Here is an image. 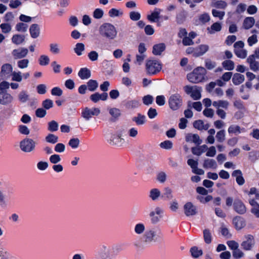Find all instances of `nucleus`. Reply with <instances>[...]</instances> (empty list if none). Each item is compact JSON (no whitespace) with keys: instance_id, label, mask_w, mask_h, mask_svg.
<instances>
[{"instance_id":"nucleus-1","label":"nucleus","mask_w":259,"mask_h":259,"mask_svg":"<svg viewBox=\"0 0 259 259\" xmlns=\"http://www.w3.org/2000/svg\"><path fill=\"white\" fill-rule=\"evenodd\" d=\"M206 73V71L204 68L198 67L187 74V79L192 83H199L205 79Z\"/></svg>"},{"instance_id":"nucleus-2","label":"nucleus","mask_w":259,"mask_h":259,"mask_svg":"<svg viewBox=\"0 0 259 259\" xmlns=\"http://www.w3.org/2000/svg\"><path fill=\"white\" fill-rule=\"evenodd\" d=\"M100 35L109 39H114L117 35V31L115 27L110 23H104L99 27Z\"/></svg>"},{"instance_id":"nucleus-3","label":"nucleus","mask_w":259,"mask_h":259,"mask_svg":"<svg viewBox=\"0 0 259 259\" xmlns=\"http://www.w3.org/2000/svg\"><path fill=\"white\" fill-rule=\"evenodd\" d=\"M162 69V64L157 60L149 59L146 62V70L149 75H154Z\"/></svg>"},{"instance_id":"nucleus-4","label":"nucleus","mask_w":259,"mask_h":259,"mask_svg":"<svg viewBox=\"0 0 259 259\" xmlns=\"http://www.w3.org/2000/svg\"><path fill=\"white\" fill-rule=\"evenodd\" d=\"M169 107L172 111L179 110L183 105V98L178 93L171 95L168 100Z\"/></svg>"},{"instance_id":"nucleus-5","label":"nucleus","mask_w":259,"mask_h":259,"mask_svg":"<svg viewBox=\"0 0 259 259\" xmlns=\"http://www.w3.org/2000/svg\"><path fill=\"white\" fill-rule=\"evenodd\" d=\"M101 113L99 108L86 107L81 111V117L86 120H89L93 116H98Z\"/></svg>"},{"instance_id":"nucleus-6","label":"nucleus","mask_w":259,"mask_h":259,"mask_svg":"<svg viewBox=\"0 0 259 259\" xmlns=\"http://www.w3.org/2000/svg\"><path fill=\"white\" fill-rule=\"evenodd\" d=\"M163 213V210L160 207H156L149 213L151 223L153 224L158 223L162 218Z\"/></svg>"},{"instance_id":"nucleus-7","label":"nucleus","mask_w":259,"mask_h":259,"mask_svg":"<svg viewBox=\"0 0 259 259\" xmlns=\"http://www.w3.org/2000/svg\"><path fill=\"white\" fill-rule=\"evenodd\" d=\"M185 92L191 96L194 100L199 99L201 97V91L196 86L191 87L187 85L184 87Z\"/></svg>"},{"instance_id":"nucleus-8","label":"nucleus","mask_w":259,"mask_h":259,"mask_svg":"<svg viewBox=\"0 0 259 259\" xmlns=\"http://www.w3.org/2000/svg\"><path fill=\"white\" fill-rule=\"evenodd\" d=\"M35 142L31 139H25L20 143L21 149L25 152H30L35 148Z\"/></svg>"},{"instance_id":"nucleus-9","label":"nucleus","mask_w":259,"mask_h":259,"mask_svg":"<svg viewBox=\"0 0 259 259\" xmlns=\"http://www.w3.org/2000/svg\"><path fill=\"white\" fill-rule=\"evenodd\" d=\"M158 238L159 237L156 231L153 229L147 230L144 235V242L146 243L156 242Z\"/></svg>"},{"instance_id":"nucleus-10","label":"nucleus","mask_w":259,"mask_h":259,"mask_svg":"<svg viewBox=\"0 0 259 259\" xmlns=\"http://www.w3.org/2000/svg\"><path fill=\"white\" fill-rule=\"evenodd\" d=\"M245 240L241 243V245L243 249L250 250L255 244V240L253 236L248 234L244 236Z\"/></svg>"},{"instance_id":"nucleus-11","label":"nucleus","mask_w":259,"mask_h":259,"mask_svg":"<svg viewBox=\"0 0 259 259\" xmlns=\"http://www.w3.org/2000/svg\"><path fill=\"white\" fill-rule=\"evenodd\" d=\"M184 211L187 217L194 215L197 213V207L192 202H187L184 205Z\"/></svg>"},{"instance_id":"nucleus-12","label":"nucleus","mask_w":259,"mask_h":259,"mask_svg":"<svg viewBox=\"0 0 259 259\" xmlns=\"http://www.w3.org/2000/svg\"><path fill=\"white\" fill-rule=\"evenodd\" d=\"M124 139L122 138L121 134H110L109 136L108 141L112 145L117 146H122L123 145V141Z\"/></svg>"},{"instance_id":"nucleus-13","label":"nucleus","mask_w":259,"mask_h":259,"mask_svg":"<svg viewBox=\"0 0 259 259\" xmlns=\"http://www.w3.org/2000/svg\"><path fill=\"white\" fill-rule=\"evenodd\" d=\"M234 209L239 214H244L246 211L245 205L240 200H235L234 202Z\"/></svg>"},{"instance_id":"nucleus-14","label":"nucleus","mask_w":259,"mask_h":259,"mask_svg":"<svg viewBox=\"0 0 259 259\" xmlns=\"http://www.w3.org/2000/svg\"><path fill=\"white\" fill-rule=\"evenodd\" d=\"M28 50L26 48H19L12 51V55L15 59H20L25 57L28 54Z\"/></svg>"},{"instance_id":"nucleus-15","label":"nucleus","mask_w":259,"mask_h":259,"mask_svg":"<svg viewBox=\"0 0 259 259\" xmlns=\"http://www.w3.org/2000/svg\"><path fill=\"white\" fill-rule=\"evenodd\" d=\"M13 100V98L10 94L3 92L0 93V104L7 105L11 103Z\"/></svg>"},{"instance_id":"nucleus-16","label":"nucleus","mask_w":259,"mask_h":259,"mask_svg":"<svg viewBox=\"0 0 259 259\" xmlns=\"http://www.w3.org/2000/svg\"><path fill=\"white\" fill-rule=\"evenodd\" d=\"M185 140L187 142L194 143L197 145H200L202 142L198 135L192 133L188 134L186 136Z\"/></svg>"},{"instance_id":"nucleus-17","label":"nucleus","mask_w":259,"mask_h":259,"mask_svg":"<svg viewBox=\"0 0 259 259\" xmlns=\"http://www.w3.org/2000/svg\"><path fill=\"white\" fill-rule=\"evenodd\" d=\"M245 131L244 128H241L237 124H231L228 128V132L230 135H238Z\"/></svg>"},{"instance_id":"nucleus-18","label":"nucleus","mask_w":259,"mask_h":259,"mask_svg":"<svg viewBox=\"0 0 259 259\" xmlns=\"http://www.w3.org/2000/svg\"><path fill=\"white\" fill-rule=\"evenodd\" d=\"M255 55H251L247 59V62L249 63L250 68L253 71H256L259 69V62L255 60Z\"/></svg>"},{"instance_id":"nucleus-19","label":"nucleus","mask_w":259,"mask_h":259,"mask_svg":"<svg viewBox=\"0 0 259 259\" xmlns=\"http://www.w3.org/2000/svg\"><path fill=\"white\" fill-rule=\"evenodd\" d=\"M218 166L215 160L213 159L205 158L204 160L203 167L205 169H216Z\"/></svg>"},{"instance_id":"nucleus-20","label":"nucleus","mask_w":259,"mask_h":259,"mask_svg":"<svg viewBox=\"0 0 259 259\" xmlns=\"http://www.w3.org/2000/svg\"><path fill=\"white\" fill-rule=\"evenodd\" d=\"M222 24L219 22H215L210 27L207 28V31L208 34H213L216 32H220L222 30Z\"/></svg>"},{"instance_id":"nucleus-21","label":"nucleus","mask_w":259,"mask_h":259,"mask_svg":"<svg viewBox=\"0 0 259 259\" xmlns=\"http://www.w3.org/2000/svg\"><path fill=\"white\" fill-rule=\"evenodd\" d=\"M108 94L107 93H104L102 94L96 93L90 96V99L93 102L97 103L100 100L103 101L106 100Z\"/></svg>"},{"instance_id":"nucleus-22","label":"nucleus","mask_w":259,"mask_h":259,"mask_svg":"<svg viewBox=\"0 0 259 259\" xmlns=\"http://www.w3.org/2000/svg\"><path fill=\"white\" fill-rule=\"evenodd\" d=\"M212 105L216 109H221L222 108L227 110L228 108L229 103L227 100H219L213 101Z\"/></svg>"},{"instance_id":"nucleus-23","label":"nucleus","mask_w":259,"mask_h":259,"mask_svg":"<svg viewBox=\"0 0 259 259\" xmlns=\"http://www.w3.org/2000/svg\"><path fill=\"white\" fill-rule=\"evenodd\" d=\"M233 224L237 230H240L245 226L244 220L240 217H236L233 220Z\"/></svg>"},{"instance_id":"nucleus-24","label":"nucleus","mask_w":259,"mask_h":259,"mask_svg":"<svg viewBox=\"0 0 259 259\" xmlns=\"http://www.w3.org/2000/svg\"><path fill=\"white\" fill-rule=\"evenodd\" d=\"M232 176L236 178V182L239 185L241 186L244 184L245 181L242 177V173L240 170H234Z\"/></svg>"},{"instance_id":"nucleus-25","label":"nucleus","mask_w":259,"mask_h":259,"mask_svg":"<svg viewBox=\"0 0 259 259\" xmlns=\"http://www.w3.org/2000/svg\"><path fill=\"white\" fill-rule=\"evenodd\" d=\"M165 49V45L160 43L153 46L152 53L155 55H160Z\"/></svg>"},{"instance_id":"nucleus-26","label":"nucleus","mask_w":259,"mask_h":259,"mask_svg":"<svg viewBox=\"0 0 259 259\" xmlns=\"http://www.w3.org/2000/svg\"><path fill=\"white\" fill-rule=\"evenodd\" d=\"M13 67L10 64L7 63L2 67L1 74L4 76H9L13 72Z\"/></svg>"},{"instance_id":"nucleus-27","label":"nucleus","mask_w":259,"mask_h":259,"mask_svg":"<svg viewBox=\"0 0 259 259\" xmlns=\"http://www.w3.org/2000/svg\"><path fill=\"white\" fill-rule=\"evenodd\" d=\"M132 121L135 122L138 125H142L146 123V117L144 115L138 113L137 116L132 118Z\"/></svg>"},{"instance_id":"nucleus-28","label":"nucleus","mask_w":259,"mask_h":259,"mask_svg":"<svg viewBox=\"0 0 259 259\" xmlns=\"http://www.w3.org/2000/svg\"><path fill=\"white\" fill-rule=\"evenodd\" d=\"M208 46L205 45H202L196 48L194 53V57H197L204 55L208 50Z\"/></svg>"},{"instance_id":"nucleus-29","label":"nucleus","mask_w":259,"mask_h":259,"mask_svg":"<svg viewBox=\"0 0 259 259\" xmlns=\"http://www.w3.org/2000/svg\"><path fill=\"white\" fill-rule=\"evenodd\" d=\"M208 149L207 145H203L199 147L192 148V152L194 155L200 156L204 153Z\"/></svg>"},{"instance_id":"nucleus-30","label":"nucleus","mask_w":259,"mask_h":259,"mask_svg":"<svg viewBox=\"0 0 259 259\" xmlns=\"http://www.w3.org/2000/svg\"><path fill=\"white\" fill-rule=\"evenodd\" d=\"M161 196V192L157 188H153L149 191V196L153 201L157 200Z\"/></svg>"},{"instance_id":"nucleus-31","label":"nucleus","mask_w":259,"mask_h":259,"mask_svg":"<svg viewBox=\"0 0 259 259\" xmlns=\"http://www.w3.org/2000/svg\"><path fill=\"white\" fill-rule=\"evenodd\" d=\"M255 23V19L252 17H248L245 18L243 23L244 29H248L251 28Z\"/></svg>"},{"instance_id":"nucleus-32","label":"nucleus","mask_w":259,"mask_h":259,"mask_svg":"<svg viewBox=\"0 0 259 259\" xmlns=\"http://www.w3.org/2000/svg\"><path fill=\"white\" fill-rule=\"evenodd\" d=\"M245 80L244 76L240 73H235L232 78V81L235 85H239Z\"/></svg>"},{"instance_id":"nucleus-33","label":"nucleus","mask_w":259,"mask_h":259,"mask_svg":"<svg viewBox=\"0 0 259 259\" xmlns=\"http://www.w3.org/2000/svg\"><path fill=\"white\" fill-rule=\"evenodd\" d=\"M78 74V76L82 79H88L91 76L90 70L87 68H81L79 71Z\"/></svg>"},{"instance_id":"nucleus-34","label":"nucleus","mask_w":259,"mask_h":259,"mask_svg":"<svg viewBox=\"0 0 259 259\" xmlns=\"http://www.w3.org/2000/svg\"><path fill=\"white\" fill-rule=\"evenodd\" d=\"M50 51L54 55H58L61 53L60 45L57 42H52L50 45Z\"/></svg>"},{"instance_id":"nucleus-35","label":"nucleus","mask_w":259,"mask_h":259,"mask_svg":"<svg viewBox=\"0 0 259 259\" xmlns=\"http://www.w3.org/2000/svg\"><path fill=\"white\" fill-rule=\"evenodd\" d=\"M30 35L33 38H36L39 34L40 29L38 25L32 24L29 29Z\"/></svg>"},{"instance_id":"nucleus-36","label":"nucleus","mask_w":259,"mask_h":259,"mask_svg":"<svg viewBox=\"0 0 259 259\" xmlns=\"http://www.w3.org/2000/svg\"><path fill=\"white\" fill-rule=\"evenodd\" d=\"M193 126L195 128L198 130H207L209 127L208 124H204L203 121L201 120H198L194 122Z\"/></svg>"},{"instance_id":"nucleus-37","label":"nucleus","mask_w":259,"mask_h":259,"mask_svg":"<svg viewBox=\"0 0 259 259\" xmlns=\"http://www.w3.org/2000/svg\"><path fill=\"white\" fill-rule=\"evenodd\" d=\"M110 115L114 119H117L121 115V111L117 108H110L108 109Z\"/></svg>"},{"instance_id":"nucleus-38","label":"nucleus","mask_w":259,"mask_h":259,"mask_svg":"<svg viewBox=\"0 0 259 259\" xmlns=\"http://www.w3.org/2000/svg\"><path fill=\"white\" fill-rule=\"evenodd\" d=\"M85 50V47L83 43H77L75 45V46L74 48V52L78 55V56H81L82 55L83 52Z\"/></svg>"},{"instance_id":"nucleus-39","label":"nucleus","mask_w":259,"mask_h":259,"mask_svg":"<svg viewBox=\"0 0 259 259\" xmlns=\"http://www.w3.org/2000/svg\"><path fill=\"white\" fill-rule=\"evenodd\" d=\"M145 230V225L142 223H138L136 224L134 228L135 233L138 235L142 234L144 232Z\"/></svg>"},{"instance_id":"nucleus-40","label":"nucleus","mask_w":259,"mask_h":259,"mask_svg":"<svg viewBox=\"0 0 259 259\" xmlns=\"http://www.w3.org/2000/svg\"><path fill=\"white\" fill-rule=\"evenodd\" d=\"M25 37L24 35L20 34L14 35L12 38V41L16 45H20L24 40Z\"/></svg>"},{"instance_id":"nucleus-41","label":"nucleus","mask_w":259,"mask_h":259,"mask_svg":"<svg viewBox=\"0 0 259 259\" xmlns=\"http://www.w3.org/2000/svg\"><path fill=\"white\" fill-rule=\"evenodd\" d=\"M11 76L12 80L14 81L21 82L22 81V73L20 71H13Z\"/></svg>"},{"instance_id":"nucleus-42","label":"nucleus","mask_w":259,"mask_h":259,"mask_svg":"<svg viewBox=\"0 0 259 259\" xmlns=\"http://www.w3.org/2000/svg\"><path fill=\"white\" fill-rule=\"evenodd\" d=\"M192 256L194 258H197L202 254V250L199 249L197 247L194 246L190 249Z\"/></svg>"},{"instance_id":"nucleus-43","label":"nucleus","mask_w":259,"mask_h":259,"mask_svg":"<svg viewBox=\"0 0 259 259\" xmlns=\"http://www.w3.org/2000/svg\"><path fill=\"white\" fill-rule=\"evenodd\" d=\"M98 87V83L96 80L91 79L87 82V87L90 91H95Z\"/></svg>"},{"instance_id":"nucleus-44","label":"nucleus","mask_w":259,"mask_h":259,"mask_svg":"<svg viewBox=\"0 0 259 259\" xmlns=\"http://www.w3.org/2000/svg\"><path fill=\"white\" fill-rule=\"evenodd\" d=\"M217 140L218 142H223L226 138L225 132L224 130L218 131L216 135Z\"/></svg>"},{"instance_id":"nucleus-45","label":"nucleus","mask_w":259,"mask_h":259,"mask_svg":"<svg viewBox=\"0 0 259 259\" xmlns=\"http://www.w3.org/2000/svg\"><path fill=\"white\" fill-rule=\"evenodd\" d=\"M211 6L218 9H224L226 8L227 4L223 1H218L212 3Z\"/></svg>"},{"instance_id":"nucleus-46","label":"nucleus","mask_w":259,"mask_h":259,"mask_svg":"<svg viewBox=\"0 0 259 259\" xmlns=\"http://www.w3.org/2000/svg\"><path fill=\"white\" fill-rule=\"evenodd\" d=\"M147 19L151 22L157 21L159 19V13L158 11H154L147 16Z\"/></svg>"},{"instance_id":"nucleus-47","label":"nucleus","mask_w":259,"mask_h":259,"mask_svg":"<svg viewBox=\"0 0 259 259\" xmlns=\"http://www.w3.org/2000/svg\"><path fill=\"white\" fill-rule=\"evenodd\" d=\"M140 105L139 101L137 100H132L128 101L126 103V107L129 109H134L137 108Z\"/></svg>"},{"instance_id":"nucleus-48","label":"nucleus","mask_w":259,"mask_h":259,"mask_svg":"<svg viewBox=\"0 0 259 259\" xmlns=\"http://www.w3.org/2000/svg\"><path fill=\"white\" fill-rule=\"evenodd\" d=\"M234 52L238 57L242 59L245 58L247 55V51L243 49V48L234 50Z\"/></svg>"},{"instance_id":"nucleus-49","label":"nucleus","mask_w":259,"mask_h":259,"mask_svg":"<svg viewBox=\"0 0 259 259\" xmlns=\"http://www.w3.org/2000/svg\"><path fill=\"white\" fill-rule=\"evenodd\" d=\"M223 67L228 70H232L234 68V63L231 60H226L222 63Z\"/></svg>"},{"instance_id":"nucleus-50","label":"nucleus","mask_w":259,"mask_h":259,"mask_svg":"<svg viewBox=\"0 0 259 259\" xmlns=\"http://www.w3.org/2000/svg\"><path fill=\"white\" fill-rule=\"evenodd\" d=\"M109 15L110 17H118L122 15L123 13L119 10L112 8L109 11Z\"/></svg>"},{"instance_id":"nucleus-51","label":"nucleus","mask_w":259,"mask_h":259,"mask_svg":"<svg viewBox=\"0 0 259 259\" xmlns=\"http://www.w3.org/2000/svg\"><path fill=\"white\" fill-rule=\"evenodd\" d=\"M203 237L205 242L209 244L211 241V235L210 231L208 229H205L203 231Z\"/></svg>"},{"instance_id":"nucleus-52","label":"nucleus","mask_w":259,"mask_h":259,"mask_svg":"<svg viewBox=\"0 0 259 259\" xmlns=\"http://www.w3.org/2000/svg\"><path fill=\"white\" fill-rule=\"evenodd\" d=\"M169 208L173 212H176L179 208V203L176 199L171 201L169 203Z\"/></svg>"},{"instance_id":"nucleus-53","label":"nucleus","mask_w":259,"mask_h":259,"mask_svg":"<svg viewBox=\"0 0 259 259\" xmlns=\"http://www.w3.org/2000/svg\"><path fill=\"white\" fill-rule=\"evenodd\" d=\"M210 19V16L207 13H203L199 16V20L202 24L209 22Z\"/></svg>"},{"instance_id":"nucleus-54","label":"nucleus","mask_w":259,"mask_h":259,"mask_svg":"<svg viewBox=\"0 0 259 259\" xmlns=\"http://www.w3.org/2000/svg\"><path fill=\"white\" fill-rule=\"evenodd\" d=\"M18 99L22 103L26 102L28 100V95L25 91H21L19 95Z\"/></svg>"},{"instance_id":"nucleus-55","label":"nucleus","mask_w":259,"mask_h":259,"mask_svg":"<svg viewBox=\"0 0 259 259\" xmlns=\"http://www.w3.org/2000/svg\"><path fill=\"white\" fill-rule=\"evenodd\" d=\"M99 259H112L110 251L106 249L100 253Z\"/></svg>"},{"instance_id":"nucleus-56","label":"nucleus","mask_w":259,"mask_h":259,"mask_svg":"<svg viewBox=\"0 0 259 259\" xmlns=\"http://www.w3.org/2000/svg\"><path fill=\"white\" fill-rule=\"evenodd\" d=\"M29 60L23 59L17 62V66L20 69L26 68L28 66Z\"/></svg>"},{"instance_id":"nucleus-57","label":"nucleus","mask_w":259,"mask_h":259,"mask_svg":"<svg viewBox=\"0 0 259 259\" xmlns=\"http://www.w3.org/2000/svg\"><path fill=\"white\" fill-rule=\"evenodd\" d=\"M79 140L78 138H72L69 141L68 144L72 148L76 149L79 146Z\"/></svg>"},{"instance_id":"nucleus-58","label":"nucleus","mask_w":259,"mask_h":259,"mask_svg":"<svg viewBox=\"0 0 259 259\" xmlns=\"http://www.w3.org/2000/svg\"><path fill=\"white\" fill-rule=\"evenodd\" d=\"M0 28L4 33H7L11 31V26L8 23H2L0 25Z\"/></svg>"},{"instance_id":"nucleus-59","label":"nucleus","mask_w":259,"mask_h":259,"mask_svg":"<svg viewBox=\"0 0 259 259\" xmlns=\"http://www.w3.org/2000/svg\"><path fill=\"white\" fill-rule=\"evenodd\" d=\"M164 195L167 199L170 200L174 197L172 190L169 187L164 188Z\"/></svg>"},{"instance_id":"nucleus-60","label":"nucleus","mask_w":259,"mask_h":259,"mask_svg":"<svg viewBox=\"0 0 259 259\" xmlns=\"http://www.w3.org/2000/svg\"><path fill=\"white\" fill-rule=\"evenodd\" d=\"M212 14L215 17H218L220 20H222L225 16V13L224 11H219L215 9L212 10Z\"/></svg>"},{"instance_id":"nucleus-61","label":"nucleus","mask_w":259,"mask_h":259,"mask_svg":"<svg viewBox=\"0 0 259 259\" xmlns=\"http://www.w3.org/2000/svg\"><path fill=\"white\" fill-rule=\"evenodd\" d=\"M143 103L146 105H149L152 104L153 102V98L152 96L148 95L145 96L143 98Z\"/></svg>"},{"instance_id":"nucleus-62","label":"nucleus","mask_w":259,"mask_h":259,"mask_svg":"<svg viewBox=\"0 0 259 259\" xmlns=\"http://www.w3.org/2000/svg\"><path fill=\"white\" fill-rule=\"evenodd\" d=\"M22 5L21 0H10L9 6L12 9H16Z\"/></svg>"},{"instance_id":"nucleus-63","label":"nucleus","mask_w":259,"mask_h":259,"mask_svg":"<svg viewBox=\"0 0 259 259\" xmlns=\"http://www.w3.org/2000/svg\"><path fill=\"white\" fill-rule=\"evenodd\" d=\"M88 57L91 61H96L98 59L99 54L96 51H92L88 54Z\"/></svg>"},{"instance_id":"nucleus-64","label":"nucleus","mask_w":259,"mask_h":259,"mask_svg":"<svg viewBox=\"0 0 259 259\" xmlns=\"http://www.w3.org/2000/svg\"><path fill=\"white\" fill-rule=\"evenodd\" d=\"M166 174L163 171H161L157 176V180L161 183H164L166 180Z\"/></svg>"}]
</instances>
